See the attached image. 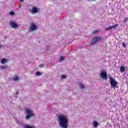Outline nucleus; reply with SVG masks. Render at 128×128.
I'll return each instance as SVG.
<instances>
[{"label": "nucleus", "instance_id": "obj_1", "mask_svg": "<svg viewBox=\"0 0 128 128\" xmlns=\"http://www.w3.org/2000/svg\"><path fill=\"white\" fill-rule=\"evenodd\" d=\"M58 122L59 126L62 128H68V119L64 114L58 116Z\"/></svg>", "mask_w": 128, "mask_h": 128}, {"label": "nucleus", "instance_id": "obj_2", "mask_svg": "<svg viewBox=\"0 0 128 128\" xmlns=\"http://www.w3.org/2000/svg\"><path fill=\"white\" fill-rule=\"evenodd\" d=\"M100 78L102 80H108V73L106 72L104 70L100 71Z\"/></svg>", "mask_w": 128, "mask_h": 128}, {"label": "nucleus", "instance_id": "obj_3", "mask_svg": "<svg viewBox=\"0 0 128 128\" xmlns=\"http://www.w3.org/2000/svg\"><path fill=\"white\" fill-rule=\"evenodd\" d=\"M102 40V38L100 36L96 37L94 36L92 42H90V44L92 46V44H96L98 42H100Z\"/></svg>", "mask_w": 128, "mask_h": 128}, {"label": "nucleus", "instance_id": "obj_4", "mask_svg": "<svg viewBox=\"0 0 128 128\" xmlns=\"http://www.w3.org/2000/svg\"><path fill=\"white\" fill-rule=\"evenodd\" d=\"M26 120H28L30 118H32V116H34V114L32 112L28 110H26Z\"/></svg>", "mask_w": 128, "mask_h": 128}, {"label": "nucleus", "instance_id": "obj_5", "mask_svg": "<svg viewBox=\"0 0 128 128\" xmlns=\"http://www.w3.org/2000/svg\"><path fill=\"white\" fill-rule=\"evenodd\" d=\"M10 26L12 28H18V25L16 24V23H14V22H10Z\"/></svg>", "mask_w": 128, "mask_h": 128}, {"label": "nucleus", "instance_id": "obj_6", "mask_svg": "<svg viewBox=\"0 0 128 128\" xmlns=\"http://www.w3.org/2000/svg\"><path fill=\"white\" fill-rule=\"evenodd\" d=\"M30 29L31 30L34 31L36 30H38V26L34 24V23H31L30 24Z\"/></svg>", "mask_w": 128, "mask_h": 128}, {"label": "nucleus", "instance_id": "obj_7", "mask_svg": "<svg viewBox=\"0 0 128 128\" xmlns=\"http://www.w3.org/2000/svg\"><path fill=\"white\" fill-rule=\"evenodd\" d=\"M118 82L116 81V80H114V79H112V88H118Z\"/></svg>", "mask_w": 128, "mask_h": 128}, {"label": "nucleus", "instance_id": "obj_8", "mask_svg": "<svg viewBox=\"0 0 128 128\" xmlns=\"http://www.w3.org/2000/svg\"><path fill=\"white\" fill-rule=\"evenodd\" d=\"M92 124L94 126V128H98V122L96 121L93 122Z\"/></svg>", "mask_w": 128, "mask_h": 128}, {"label": "nucleus", "instance_id": "obj_9", "mask_svg": "<svg viewBox=\"0 0 128 128\" xmlns=\"http://www.w3.org/2000/svg\"><path fill=\"white\" fill-rule=\"evenodd\" d=\"M32 12L34 14H36V12H38V8H36V7H33L32 8Z\"/></svg>", "mask_w": 128, "mask_h": 128}, {"label": "nucleus", "instance_id": "obj_10", "mask_svg": "<svg viewBox=\"0 0 128 128\" xmlns=\"http://www.w3.org/2000/svg\"><path fill=\"white\" fill-rule=\"evenodd\" d=\"M120 72H126V68H124V66H121V67L120 68Z\"/></svg>", "mask_w": 128, "mask_h": 128}, {"label": "nucleus", "instance_id": "obj_11", "mask_svg": "<svg viewBox=\"0 0 128 128\" xmlns=\"http://www.w3.org/2000/svg\"><path fill=\"white\" fill-rule=\"evenodd\" d=\"M79 86H80V88H82V90H84V84L80 83V82H79L78 84Z\"/></svg>", "mask_w": 128, "mask_h": 128}, {"label": "nucleus", "instance_id": "obj_12", "mask_svg": "<svg viewBox=\"0 0 128 128\" xmlns=\"http://www.w3.org/2000/svg\"><path fill=\"white\" fill-rule=\"evenodd\" d=\"M6 58H3L1 60V63L6 64Z\"/></svg>", "mask_w": 128, "mask_h": 128}, {"label": "nucleus", "instance_id": "obj_13", "mask_svg": "<svg viewBox=\"0 0 128 128\" xmlns=\"http://www.w3.org/2000/svg\"><path fill=\"white\" fill-rule=\"evenodd\" d=\"M42 74V73H40V72H38V71H37L36 72V76H40V75Z\"/></svg>", "mask_w": 128, "mask_h": 128}, {"label": "nucleus", "instance_id": "obj_14", "mask_svg": "<svg viewBox=\"0 0 128 128\" xmlns=\"http://www.w3.org/2000/svg\"><path fill=\"white\" fill-rule=\"evenodd\" d=\"M64 60V58L62 56H61L60 58L59 59V61L62 62V60Z\"/></svg>", "mask_w": 128, "mask_h": 128}, {"label": "nucleus", "instance_id": "obj_15", "mask_svg": "<svg viewBox=\"0 0 128 128\" xmlns=\"http://www.w3.org/2000/svg\"><path fill=\"white\" fill-rule=\"evenodd\" d=\"M112 26H110L108 28H107L106 30H112Z\"/></svg>", "mask_w": 128, "mask_h": 128}, {"label": "nucleus", "instance_id": "obj_16", "mask_svg": "<svg viewBox=\"0 0 128 128\" xmlns=\"http://www.w3.org/2000/svg\"><path fill=\"white\" fill-rule=\"evenodd\" d=\"M128 18H124V19L123 20L124 22H128Z\"/></svg>", "mask_w": 128, "mask_h": 128}, {"label": "nucleus", "instance_id": "obj_17", "mask_svg": "<svg viewBox=\"0 0 128 128\" xmlns=\"http://www.w3.org/2000/svg\"><path fill=\"white\" fill-rule=\"evenodd\" d=\"M110 82L111 86H112V78H110Z\"/></svg>", "mask_w": 128, "mask_h": 128}, {"label": "nucleus", "instance_id": "obj_18", "mask_svg": "<svg viewBox=\"0 0 128 128\" xmlns=\"http://www.w3.org/2000/svg\"><path fill=\"white\" fill-rule=\"evenodd\" d=\"M13 80H18V76L14 77Z\"/></svg>", "mask_w": 128, "mask_h": 128}, {"label": "nucleus", "instance_id": "obj_19", "mask_svg": "<svg viewBox=\"0 0 128 128\" xmlns=\"http://www.w3.org/2000/svg\"><path fill=\"white\" fill-rule=\"evenodd\" d=\"M24 128H34L32 126H30L28 125H26V126H25Z\"/></svg>", "mask_w": 128, "mask_h": 128}, {"label": "nucleus", "instance_id": "obj_20", "mask_svg": "<svg viewBox=\"0 0 128 128\" xmlns=\"http://www.w3.org/2000/svg\"><path fill=\"white\" fill-rule=\"evenodd\" d=\"M118 28V24H116L112 26V28Z\"/></svg>", "mask_w": 128, "mask_h": 128}, {"label": "nucleus", "instance_id": "obj_21", "mask_svg": "<svg viewBox=\"0 0 128 128\" xmlns=\"http://www.w3.org/2000/svg\"><path fill=\"white\" fill-rule=\"evenodd\" d=\"M122 46L124 48H126V43L122 42Z\"/></svg>", "mask_w": 128, "mask_h": 128}, {"label": "nucleus", "instance_id": "obj_22", "mask_svg": "<svg viewBox=\"0 0 128 128\" xmlns=\"http://www.w3.org/2000/svg\"><path fill=\"white\" fill-rule=\"evenodd\" d=\"M66 75L62 74L61 76V78H66Z\"/></svg>", "mask_w": 128, "mask_h": 128}, {"label": "nucleus", "instance_id": "obj_23", "mask_svg": "<svg viewBox=\"0 0 128 128\" xmlns=\"http://www.w3.org/2000/svg\"><path fill=\"white\" fill-rule=\"evenodd\" d=\"M10 16H14V13L13 12H10Z\"/></svg>", "mask_w": 128, "mask_h": 128}, {"label": "nucleus", "instance_id": "obj_24", "mask_svg": "<svg viewBox=\"0 0 128 128\" xmlns=\"http://www.w3.org/2000/svg\"><path fill=\"white\" fill-rule=\"evenodd\" d=\"M39 68H44V64H40Z\"/></svg>", "mask_w": 128, "mask_h": 128}, {"label": "nucleus", "instance_id": "obj_25", "mask_svg": "<svg viewBox=\"0 0 128 128\" xmlns=\"http://www.w3.org/2000/svg\"><path fill=\"white\" fill-rule=\"evenodd\" d=\"M96 32H98V30H95L92 32V34H96Z\"/></svg>", "mask_w": 128, "mask_h": 128}, {"label": "nucleus", "instance_id": "obj_26", "mask_svg": "<svg viewBox=\"0 0 128 128\" xmlns=\"http://www.w3.org/2000/svg\"><path fill=\"white\" fill-rule=\"evenodd\" d=\"M4 48V45L0 44V48Z\"/></svg>", "mask_w": 128, "mask_h": 128}, {"label": "nucleus", "instance_id": "obj_27", "mask_svg": "<svg viewBox=\"0 0 128 128\" xmlns=\"http://www.w3.org/2000/svg\"><path fill=\"white\" fill-rule=\"evenodd\" d=\"M20 2H24V0H20Z\"/></svg>", "mask_w": 128, "mask_h": 128}, {"label": "nucleus", "instance_id": "obj_28", "mask_svg": "<svg viewBox=\"0 0 128 128\" xmlns=\"http://www.w3.org/2000/svg\"><path fill=\"white\" fill-rule=\"evenodd\" d=\"M20 4H19V6H20Z\"/></svg>", "mask_w": 128, "mask_h": 128}]
</instances>
